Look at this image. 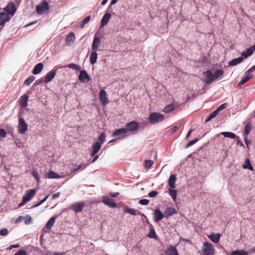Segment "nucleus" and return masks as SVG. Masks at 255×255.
Returning <instances> with one entry per match:
<instances>
[{
	"label": "nucleus",
	"instance_id": "nucleus-38",
	"mask_svg": "<svg viewBox=\"0 0 255 255\" xmlns=\"http://www.w3.org/2000/svg\"><path fill=\"white\" fill-rule=\"evenodd\" d=\"M90 19H91V16L90 15H89V16H87L86 18H85L82 21H81L79 23L80 27L81 28H83L84 25L86 24H87L88 22H89V21H90Z\"/></svg>",
	"mask_w": 255,
	"mask_h": 255
},
{
	"label": "nucleus",
	"instance_id": "nucleus-61",
	"mask_svg": "<svg viewBox=\"0 0 255 255\" xmlns=\"http://www.w3.org/2000/svg\"><path fill=\"white\" fill-rule=\"evenodd\" d=\"M19 247H20V245L19 244L12 245L9 247V249L11 250L13 248H19Z\"/></svg>",
	"mask_w": 255,
	"mask_h": 255
},
{
	"label": "nucleus",
	"instance_id": "nucleus-40",
	"mask_svg": "<svg viewBox=\"0 0 255 255\" xmlns=\"http://www.w3.org/2000/svg\"><path fill=\"white\" fill-rule=\"evenodd\" d=\"M219 114V112L217 110V109L212 112L209 116L208 117L207 119L206 120V122H208L210 121L211 119L215 118L218 114Z\"/></svg>",
	"mask_w": 255,
	"mask_h": 255
},
{
	"label": "nucleus",
	"instance_id": "nucleus-37",
	"mask_svg": "<svg viewBox=\"0 0 255 255\" xmlns=\"http://www.w3.org/2000/svg\"><path fill=\"white\" fill-rule=\"evenodd\" d=\"M243 167L245 169H249L250 170H253L254 168L252 166L250 160L248 159H246L245 160V164L243 165Z\"/></svg>",
	"mask_w": 255,
	"mask_h": 255
},
{
	"label": "nucleus",
	"instance_id": "nucleus-46",
	"mask_svg": "<svg viewBox=\"0 0 255 255\" xmlns=\"http://www.w3.org/2000/svg\"><path fill=\"white\" fill-rule=\"evenodd\" d=\"M106 134L105 132H103L99 137H98V140L99 141V142L101 143H104L106 140Z\"/></svg>",
	"mask_w": 255,
	"mask_h": 255
},
{
	"label": "nucleus",
	"instance_id": "nucleus-53",
	"mask_svg": "<svg viewBox=\"0 0 255 255\" xmlns=\"http://www.w3.org/2000/svg\"><path fill=\"white\" fill-rule=\"evenodd\" d=\"M149 201L147 199H141L139 201V203L142 205H146L149 203Z\"/></svg>",
	"mask_w": 255,
	"mask_h": 255
},
{
	"label": "nucleus",
	"instance_id": "nucleus-52",
	"mask_svg": "<svg viewBox=\"0 0 255 255\" xmlns=\"http://www.w3.org/2000/svg\"><path fill=\"white\" fill-rule=\"evenodd\" d=\"M32 221V218L30 216H26L25 217V221L24 223L26 225H29L31 223Z\"/></svg>",
	"mask_w": 255,
	"mask_h": 255
},
{
	"label": "nucleus",
	"instance_id": "nucleus-11",
	"mask_svg": "<svg viewBox=\"0 0 255 255\" xmlns=\"http://www.w3.org/2000/svg\"><path fill=\"white\" fill-rule=\"evenodd\" d=\"M124 212L127 213H128L132 215H140L142 216H144V214L142 213H140V212L134 209L129 208L127 206H125L124 207Z\"/></svg>",
	"mask_w": 255,
	"mask_h": 255
},
{
	"label": "nucleus",
	"instance_id": "nucleus-43",
	"mask_svg": "<svg viewBox=\"0 0 255 255\" xmlns=\"http://www.w3.org/2000/svg\"><path fill=\"white\" fill-rule=\"evenodd\" d=\"M67 67L69 68L72 69L76 71H79L80 70V67L79 65L75 64V63H70L68 64Z\"/></svg>",
	"mask_w": 255,
	"mask_h": 255
},
{
	"label": "nucleus",
	"instance_id": "nucleus-23",
	"mask_svg": "<svg viewBox=\"0 0 255 255\" xmlns=\"http://www.w3.org/2000/svg\"><path fill=\"white\" fill-rule=\"evenodd\" d=\"M43 68V65L42 63H39L34 67L32 73L34 75L40 73Z\"/></svg>",
	"mask_w": 255,
	"mask_h": 255
},
{
	"label": "nucleus",
	"instance_id": "nucleus-49",
	"mask_svg": "<svg viewBox=\"0 0 255 255\" xmlns=\"http://www.w3.org/2000/svg\"><path fill=\"white\" fill-rule=\"evenodd\" d=\"M251 129H252V126H251V125H250V123H248V124L246 125V127H245V133L246 134H248L250 133V131H251Z\"/></svg>",
	"mask_w": 255,
	"mask_h": 255
},
{
	"label": "nucleus",
	"instance_id": "nucleus-64",
	"mask_svg": "<svg viewBox=\"0 0 255 255\" xmlns=\"http://www.w3.org/2000/svg\"><path fill=\"white\" fill-rule=\"evenodd\" d=\"M171 130L172 133H174L177 131V127L176 126H174L171 129Z\"/></svg>",
	"mask_w": 255,
	"mask_h": 255
},
{
	"label": "nucleus",
	"instance_id": "nucleus-25",
	"mask_svg": "<svg viewBox=\"0 0 255 255\" xmlns=\"http://www.w3.org/2000/svg\"><path fill=\"white\" fill-rule=\"evenodd\" d=\"M176 180V175L175 174L171 175L168 180V185L171 188L174 189L175 188Z\"/></svg>",
	"mask_w": 255,
	"mask_h": 255
},
{
	"label": "nucleus",
	"instance_id": "nucleus-51",
	"mask_svg": "<svg viewBox=\"0 0 255 255\" xmlns=\"http://www.w3.org/2000/svg\"><path fill=\"white\" fill-rule=\"evenodd\" d=\"M228 103H225L224 104H223L222 105H221V106H220L217 109V110L219 112V113L222 111V110L225 109L227 106H228Z\"/></svg>",
	"mask_w": 255,
	"mask_h": 255
},
{
	"label": "nucleus",
	"instance_id": "nucleus-36",
	"mask_svg": "<svg viewBox=\"0 0 255 255\" xmlns=\"http://www.w3.org/2000/svg\"><path fill=\"white\" fill-rule=\"evenodd\" d=\"M154 164V161L152 160H146L144 161V167L147 169H149Z\"/></svg>",
	"mask_w": 255,
	"mask_h": 255
},
{
	"label": "nucleus",
	"instance_id": "nucleus-3",
	"mask_svg": "<svg viewBox=\"0 0 255 255\" xmlns=\"http://www.w3.org/2000/svg\"><path fill=\"white\" fill-rule=\"evenodd\" d=\"M49 9V5L48 3L43 0L36 6V11L38 14H42L45 11Z\"/></svg>",
	"mask_w": 255,
	"mask_h": 255
},
{
	"label": "nucleus",
	"instance_id": "nucleus-50",
	"mask_svg": "<svg viewBox=\"0 0 255 255\" xmlns=\"http://www.w3.org/2000/svg\"><path fill=\"white\" fill-rule=\"evenodd\" d=\"M198 140L199 139L198 138H195L194 140L189 141L186 146V148H188V147L192 146V145H193L194 144L196 143L198 141Z\"/></svg>",
	"mask_w": 255,
	"mask_h": 255
},
{
	"label": "nucleus",
	"instance_id": "nucleus-7",
	"mask_svg": "<svg viewBox=\"0 0 255 255\" xmlns=\"http://www.w3.org/2000/svg\"><path fill=\"white\" fill-rule=\"evenodd\" d=\"M4 10L8 13V14L13 16L16 10L14 3L13 1H10L4 8Z\"/></svg>",
	"mask_w": 255,
	"mask_h": 255
},
{
	"label": "nucleus",
	"instance_id": "nucleus-54",
	"mask_svg": "<svg viewBox=\"0 0 255 255\" xmlns=\"http://www.w3.org/2000/svg\"><path fill=\"white\" fill-rule=\"evenodd\" d=\"M8 234V230L6 229H3L0 230V236H6Z\"/></svg>",
	"mask_w": 255,
	"mask_h": 255
},
{
	"label": "nucleus",
	"instance_id": "nucleus-56",
	"mask_svg": "<svg viewBox=\"0 0 255 255\" xmlns=\"http://www.w3.org/2000/svg\"><path fill=\"white\" fill-rule=\"evenodd\" d=\"M158 194L156 191H152L148 193V196L150 197H154Z\"/></svg>",
	"mask_w": 255,
	"mask_h": 255
},
{
	"label": "nucleus",
	"instance_id": "nucleus-29",
	"mask_svg": "<svg viewBox=\"0 0 255 255\" xmlns=\"http://www.w3.org/2000/svg\"><path fill=\"white\" fill-rule=\"evenodd\" d=\"M243 61V57H240L238 58H235L229 62V64L230 66H235Z\"/></svg>",
	"mask_w": 255,
	"mask_h": 255
},
{
	"label": "nucleus",
	"instance_id": "nucleus-8",
	"mask_svg": "<svg viewBox=\"0 0 255 255\" xmlns=\"http://www.w3.org/2000/svg\"><path fill=\"white\" fill-rule=\"evenodd\" d=\"M85 205V204L84 202H76L72 205L70 208L73 210L75 213H78L82 212Z\"/></svg>",
	"mask_w": 255,
	"mask_h": 255
},
{
	"label": "nucleus",
	"instance_id": "nucleus-20",
	"mask_svg": "<svg viewBox=\"0 0 255 255\" xmlns=\"http://www.w3.org/2000/svg\"><path fill=\"white\" fill-rule=\"evenodd\" d=\"M111 15L110 13H106L104 14V16L103 17L101 22V26L102 27H104L105 26H106L108 21L109 20L110 18H111Z\"/></svg>",
	"mask_w": 255,
	"mask_h": 255
},
{
	"label": "nucleus",
	"instance_id": "nucleus-9",
	"mask_svg": "<svg viewBox=\"0 0 255 255\" xmlns=\"http://www.w3.org/2000/svg\"><path fill=\"white\" fill-rule=\"evenodd\" d=\"M107 94L106 92L104 90H101L100 91L99 94V99L100 101L102 103L103 105H105L109 103V101L107 97Z\"/></svg>",
	"mask_w": 255,
	"mask_h": 255
},
{
	"label": "nucleus",
	"instance_id": "nucleus-26",
	"mask_svg": "<svg viewBox=\"0 0 255 255\" xmlns=\"http://www.w3.org/2000/svg\"><path fill=\"white\" fill-rule=\"evenodd\" d=\"M166 255H178L176 248L174 246H171L168 248L165 252Z\"/></svg>",
	"mask_w": 255,
	"mask_h": 255
},
{
	"label": "nucleus",
	"instance_id": "nucleus-10",
	"mask_svg": "<svg viewBox=\"0 0 255 255\" xmlns=\"http://www.w3.org/2000/svg\"><path fill=\"white\" fill-rule=\"evenodd\" d=\"M78 78L81 82L83 83H87L90 81V76L87 72L85 70H82L80 72Z\"/></svg>",
	"mask_w": 255,
	"mask_h": 255
},
{
	"label": "nucleus",
	"instance_id": "nucleus-27",
	"mask_svg": "<svg viewBox=\"0 0 255 255\" xmlns=\"http://www.w3.org/2000/svg\"><path fill=\"white\" fill-rule=\"evenodd\" d=\"M221 235L220 234H211L208 236V238L214 243H218L220 240Z\"/></svg>",
	"mask_w": 255,
	"mask_h": 255
},
{
	"label": "nucleus",
	"instance_id": "nucleus-55",
	"mask_svg": "<svg viewBox=\"0 0 255 255\" xmlns=\"http://www.w3.org/2000/svg\"><path fill=\"white\" fill-rule=\"evenodd\" d=\"M82 167L81 165H79V166H77V165H75L74 167H73L71 169V171L72 172H75L79 170L81 167Z\"/></svg>",
	"mask_w": 255,
	"mask_h": 255
},
{
	"label": "nucleus",
	"instance_id": "nucleus-35",
	"mask_svg": "<svg viewBox=\"0 0 255 255\" xmlns=\"http://www.w3.org/2000/svg\"><path fill=\"white\" fill-rule=\"evenodd\" d=\"M248 252L244 250H236L233 251L231 255H248Z\"/></svg>",
	"mask_w": 255,
	"mask_h": 255
},
{
	"label": "nucleus",
	"instance_id": "nucleus-44",
	"mask_svg": "<svg viewBox=\"0 0 255 255\" xmlns=\"http://www.w3.org/2000/svg\"><path fill=\"white\" fill-rule=\"evenodd\" d=\"M224 71L221 69H218L215 71L213 74L215 80L223 75Z\"/></svg>",
	"mask_w": 255,
	"mask_h": 255
},
{
	"label": "nucleus",
	"instance_id": "nucleus-59",
	"mask_svg": "<svg viewBox=\"0 0 255 255\" xmlns=\"http://www.w3.org/2000/svg\"><path fill=\"white\" fill-rule=\"evenodd\" d=\"M255 70V65L247 70L246 73L251 74V72L254 71Z\"/></svg>",
	"mask_w": 255,
	"mask_h": 255
},
{
	"label": "nucleus",
	"instance_id": "nucleus-12",
	"mask_svg": "<svg viewBox=\"0 0 255 255\" xmlns=\"http://www.w3.org/2000/svg\"><path fill=\"white\" fill-rule=\"evenodd\" d=\"M101 148V145L99 142L97 141L94 143L92 146L91 156H94L99 152Z\"/></svg>",
	"mask_w": 255,
	"mask_h": 255
},
{
	"label": "nucleus",
	"instance_id": "nucleus-62",
	"mask_svg": "<svg viewBox=\"0 0 255 255\" xmlns=\"http://www.w3.org/2000/svg\"><path fill=\"white\" fill-rule=\"evenodd\" d=\"M42 82H44V80L42 79H39L36 81V85H38L41 84Z\"/></svg>",
	"mask_w": 255,
	"mask_h": 255
},
{
	"label": "nucleus",
	"instance_id": "nucleus-60",
	"mask_svg": "<svg viewBox=\"0 0 255 255\" xmlns=\"http://www.w3.org/2000/svg\"><path fill=\"white\" fill-rule=\"evenodd\" d=\"M60 195V192H58L56 194H54L52 195V199H56L57 198H58L59 197Z\"/></svg>",
	"mask_w": 255,
	"mask_h": 255
},
{
	"label": "nucleus",
	"instance_id": "nucleus-1",
	"mask_svg": "<svg viewBox=\"0 0 255 255\" xmlns=\"http://www.w3.org/2000/svg\"><path fill=\"white\" fill-rule=\"evenodd\" d=\"M148 120L150 124L155 125L162 122L164 120V116L160 113L153 112L150 114Z\"/></svg>",
	"mask_w": 255,
	"mask_h": 255
},
{
	"label": "nucleus",
	"instance_id": "nucleus-48",
	"mask_svg": "<svg viewBox=\"0 0 255 255\" xmlns=\"http://www.w3.org/2000/svg\"><path fill=\"white\" fill-rule=\"evenodd\" d=\"M32 175L35 178L36 181L38 182L40 181V178L39 176L38 173L36 170H33L32 172Z\"/></svg>",
	"mask_w": 255,
	"mask_h": 255
},
{
	"label": "nucleus",
	"instance_id": "nucleus-6",
	"mask_svg": "<svg viewBox=\"0 0 255 255\" xmlns=\"http://www.w3.org/2000/svg\"><path fill=\"white\" fill-rule=\"evenodd\" d=\"M113 137L119 136L117 139L123 138L128 136L127 129L125 128H120L116 130L112 134Z\"/></svg>",
	"mask_w": 255,
	"mask_h": 255
},
{
	"label": "nucleus",
	"instance_id": "nucleus-19",
	"mask_svg": "<svg viewBox=\"0 0 255 255\" xmlns=\"http://www.w3.org/2000/svg\"><path fill=\"white\" fill-rule=\"evenodd\" d=\"M204 73L206 76L205 82L207 84H209L215 80L213 74L211 71L208 70L206 72H205Z\"/></svg>",
	"mask_w": 255,
	"mask_h": 255
},
{
	"label": "nucleus",
	"instance_id": "nucleus-14",
	"mask_svg": "<svg viewBox=\"0 0 255 255\" xmlns=\"http://www.w3.org/2000/svg\"><path fill=\"white\" fill-rule=\"evenodd\" d=\"M56 74V69L47 73L45 76V79H44V83H48V82L51 81L55 76Z\"/></svg>",
	"mask_w": 255,
	"mask_h": 255
},
{
	"label": "nucleus",
	"instance_id": "nucleus-63",
	"mask_svg": "<svg viewBox=\"0 0 255 255\" xmlns=\"http://www.w3.org/2000/svg\"><path fill=\"white\" fill-rule=\"evenodd\" d=\"M119 193L118 192H115V193H112L110 194V195L112 197H116L117 196H118L119 195Z\"/></svg>",
	"mask_w": 255,
	"mask_h": 255
},
{
	"label": "nucleus",
	"instance_id": "nucleus-18",
	"mask_svg": "<svg viewBox=\"0 0 255 255\" xmlns=\"http://www.w3.org/2000/svg\"><path fill=\"white\" fill-rule=\"evenodd\" d=\"M154 221L155 222H159V221L162 220L164 217L163 213L159 209H156L154 211Z\"/></svg>",
	"mask_w": 255,
	"mask_h": 255
},
{
	"label": "nucleus",
	"instance_id": "nucleus-33",
	"mask_svg": "<svg viewBox=\"0 0 255 255\" xmlns=\"http://www.w3.org/2000/svg\"><path fill=\"white\" fill-rule=\"evenodd\" d=\"M56 219V217L54 216L52 217L47 223L46 225V227L47 229H51L52 227L53 226V224L55 221Z\"/></svg>",
	"mask_w": 255,
	"mask_h": 255
},
{
	"label": "nucleus",
	"instance_id": "nucleus-4",
	"mask_svg": "<svg viewBox=\"0 0 255 255\" xmlns=\"http://www.w3.org/2000/svg\"><path fill=\"white\" fill-rule=\"evenodd\" d=\"M138 124L136 122L133 121L127 123L126 125V128H125L127 129V132L128 131H129L134 133L138 129Z\"/></svg>",
	"mask_w": 255,
	"mask_h": 255
},
{
	"label": "nucleus",
	"instance_id": "nucleus-58",
	"mask_svg": "<svg viewBox=\"0 0 255 255\" xmlns=\"http://www.w3.org/2000/svg\"><path fill=\"white\" fill-rule=\"evenodd\" d=\"M48 195L46 196L44 199H43V200H41L40 202H39L38 203H37L35 206L36 207H37V206H40V205H41L43 203H44L48 198Z\"/></svg>",
	"mask_w": 255,
	"mask_h": 255
},
{
	"label": "nucleus",
	"instance_id": "nucleus-28",
	"mask_svg": "<svg viewBox=\"0 0 255 255\" xmlns=\"http://www.w3.org/2000/svg\"><path fill=\"white\" fill-rule=\"evenodd\" d=\"M75 39V34L73 32H70L66 38V41L69 43V44H71L73 43Z\"/></svg>",
	"mask_w": 255,
	"mask_h": 255
},
{
	"label": "nucleus",
	"instance_id": "nucleus-5",
	"mask_svg": "<svg viewBox=\"0 0 255 255\" xmlns=\"http://www.w3.org/2000/svg\"><path fill=\"white\" fill-rule=\"evenodd\" d=\"M27 124L22 118H19L18 121V132L19 133L23 134L27 130Z\"/></svg>",
	"mask_w": 255,
	"mask_h": 255
},
{
	"label": "nucleus",
	"instance_id": "nucleus-41",
	"mask_svg": "<svg viewBox=\"0 0 255 255\" xmlns=\"http://www.w3.org/2000/svg\"><path fill=\"white\" fill-rule=\"evenodd\" d=\"M169 194L172 197L173 200L175 201L176 200L177 191L171 188L169 190Z\"/></svg>",
	"mask_w": 255,
	"mask_h": 255
},
{
	"label": "nucleus",
	"instance_id": "nucleus-2",
	"mask_svg": "<svg viewBox=\"0 0 255 255\" xmlns=\"http://www.w3.org/2000/svg\"><path fill=\"white\" fill-rule=\"evenodd\" d=\"M202 251L204 255H213L215 253L213 245L208 242H205L203 244Z\"/></svg>",
	"mask_w": 255,
	"mask_h": 255
},
{
	"label": "nucleus",
	"instance_id": "nucleus-47",
	"mask_svg": "<svg viewBox=\"0 0 255 255\" xmlns=\"http://www.w3.org/2000/svg\"><path fill=\"white\" fill-rule=\"evenodd\" d=\"M6 131L4 129L0 128V140L4 139L6 137Z\"/></svg>",
	"mask_w": 255,
	"mask_h": 255
},
{
	"label": "nucleus",
	"instance_id": "nucleus-30",
	"mask_svg": "<svg viewBox=\"0 0 255 255\" xmlns=\"http://www.w3.org/2000/svg\"><path fill=\"white\" fill-rule=\"evenodd\" d=\"M253 53V50H252V48H249L247 49L245 51H244L242 53V56L243 58H247L250 56L252 55Z\"/></svg>",
	"mask_w": 255,
	"mask_h": 255
},
{
	"label": "nucleus",
	"instance_id": "nucleus-24",
	"mask_svg": "<svg viewBox=\"0 0 255 255\" xmlns=\"http://www.w3.org/2000/svg\"><path fill=\"white\" fill-rule=\"evenodd\" d=\"M28 99V97L26 95L21 96L20 98V106L22 108H25L27 105Z\"/></svg>",
	"mask_w": 255,
	"mask_h": 255
},
{
	"label": "nucleus",
	"instance_id": "nucleus-32",
	"mask_svg": "<svg viewBox=\"0 0 255 255\" xmlns=\"http://www.w3.org/2000/svg\"><path fill=\"white\" fill-rule=\"evenodd\" d=\"M174 108V105L173 104H170L163 109L162 112L165 113H169L173 111Z\"/></svg>",
	"mask_w": 255,
	"mask_h": 255
},
{
	"label": "nucleus",
	"instance_id": "nucleus-17",
	"mask_svg": "<svg viewBox=\"0 0 255 255\" xmlns=\"http://www.w3.org/2000/svg\"><path fill=\"white\" fill-rule=\"evenodd\" d=\"M10 19V17L7 13L2 12L0 13V25H3L6 21Z\"/></svg>",
	"mask_w": 255,
	"mask_h": 255
},
{
	"label": "nucleus",
	"instance_id": "nucleus-13",
	"mask_svg": "<svg viewBox=\"0 0 255 255\" xmlns=\"http://www.w3.org/2000/svg\"><path fill=\"white\" fill-rule=\"evenodd\" d=\"M102 202L106 205L111 208H115L117 207V204L115 203L114 200L113 199L104 197L102 200Z\"/></svg>",
	"mask_w": 255,
	"mask_h": 255
},
{
	"label": "nucleus",
	"instance_id": "nucleus-31",
	"mask_svg": "<svg viewBox=\"0 0 255 255\" xmlns=\"http://www.w3.org/2000/svg\"><path fill=\"white\" fill-rule=\"evenodd\" d=\"M98 54L96 51H93L91 52L90 57V61L92 64H94L97 61Z\"/></svg>",
	"mask_w": 255,
	"mask_h": 255
},
{
	"label": "nucleus",
	"instance_id": "nucleus-15",
	"mask_svg": "<svg viewBox=\"0 0 255 255\" xmlns=\"http://www.w3.org/2000/svg\"><path fill=\"white\" fill-rule=\"evenodd\" d=\"M36 194L35 189H30L27 191L26 194L23 196L24 202L30 201Z\"/></svg>",
	"mask_w": 255,
	"mask_h": 255
},
{
	"label": "nucleus",
	"instance_id": "nucleus-16",
	"mask_svg": "<svg viewBox=\"0 0 255 255\" xmlns=\"http://www.w3.org/2000/svg\"><path fill=\"white\" fill-rule=\"evenodd\" d=\"M177 212L176 209L173 207H167L164 211V216L167 218L169 217L177 214Z\"/></svg>",
	"mask_w": 255,
	"mask_h": 255
},
{
	"label": "nucleus",
	"instance_id": "nucleus-22",
	"mask_svg": "<svg viewBox=\"0 0 255 255\" xmlns=\"http://www.w3.org/2000/svg\"><path fill=\"white\" fill-rule=\"evenodd\" d=\"M246 76L243 77L241 81L238 83L237 85L238 87H241L242 85L245 84L253 77V75L251 74L246 73Z\"/></svg>",
	"mask_w": 255,
	"mask_h": 255
},
{
	"label": "nucleus",
	"instance_id": "nucleus-34",
	"mask_svg": "<svg viewBox=\"0 0 255 255\" xmlns=\"http://www.w3.org/2000/svg\"><path fill=\"white\" fill-rule=\"evenodd\" d=\"M221 134L222 135H223L225 137H229V138H231L232 139H234L236 137V135L233 133V132H225V131H224V132H222L221 133Z\"/></svg>",
	"mask_w": 255,
	"mask_h": 255
},
{
	"label": "nucleus",
	"instance_id": "nucleus-45",
	"mask_svg": "<svg viewBox=\"0 0 255 255\" xmlns=\"http://www.w3.org/2000/svg\"><path fill=\"white\" fill-rule=\"evenodd\" d=\"M35 79V77L33 76H30L27 79H26L24 84L25 85L29 86Z\"/></svg>",
	"mask_w": 255,
	"mask_h": 255
},
{
	"label": "nucleus",
	"instance_id": "nucleus-21",
	"mask_svg": "<svg viewBox=\"0 0 255 255\" xmlns=\"http://www.w3.org/2000/svg\"><path fill=\"white\" fill-rule=\"evenodd\" d=\"M101 40L99 37L95 35L92 43V49L93 51H96L100 44Z\"/></svg>",
	"mask_w": 255,
	"mask_h": 255
},
{
	"label": "nucleus",
	"instance_id": "nucleus-39",
	"mask_svg": "<svg viewBox=\"0 0 255 255\" xmlns=\"http://www.w3.org/2000/svg\"><path fill=\"white\" fill-rule=\"evenodd\" d=\"M148 238L151 239H157V236L154 231V229L152 228L150 230L149 233L147 236Z\"/></svg>",
	"mask_w": 255,
	"mask_h": 255
},
{
	"label": "nucleus",
	"instance_id": "nucleus-57",
	"mask_svg": "<svg viewBox=\"0 0 255 255\" xmlns=\"http://www.w3.org/2000/svg\"><path fill=\"white\" fill-rule=\"evenodd\" d=\"M14 255H27L26 252L23 250H19Z\"/></svg>",
	"mask_w": 255,
	"mask_h": 255
},
{
	"label": "nucleus",
	"instance_id": "nucleus-42",
	"mask_svg": "<svg viewBox=\"0 0 255 255\" xmlns=\"http://www.w3.org/2000/svg\"><path fill=\"white\" fill-rule=\"evenodd\" d=\"M48 178H58L60 176L53 171L50 170L47 175Z\"/></svg>",
	"mask_w": 255,
	"mask_h": 255
}]
</instances>
